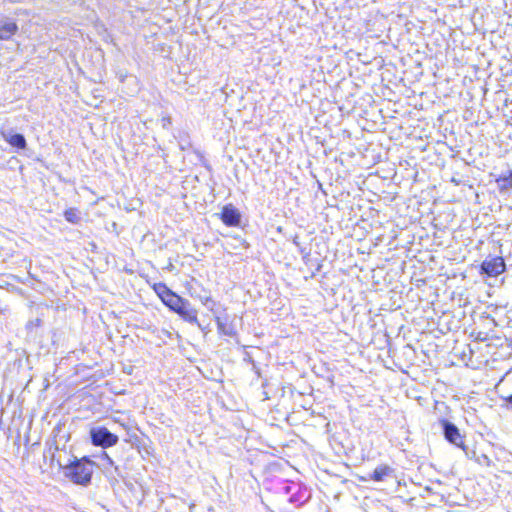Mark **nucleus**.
<instances>
[{"mask_svg": "<svg viewBox=\"0 0 512 512\" xmlns=\"http://www.w3.org/2000/svg\"><path fill=\"white\" fill-rule=\"evenodd\" d=\"M501 190H508L512 188V171L509 172L508 176L501 177L497 180Z\"/></svg>", "mask_w": 512, "mask_h": 512, "instance_id": "11", "label": "nucleus"}, {"mask_svg": "<svg viewBox=\"0 0 512 512\" xmlns=\"http://www.w3.org/2000/svg\"><path fill=\"white\" fill-rule=\"evenodd\" d=\"M162 289L163 291L159 292V295L170 309L178 313L185 320L191 323H197V311L191 307L187 300L177 296L166 287Z\"/></svg>", "mask_w": 512, "mask_h": 512, "instance_id": "1", "label": "nucleus"}, {"mask_svg": "<svg viewBox=\"0 0 512 512\" xmlns=\"http://www.w3.org/2000/svg\"><path fill=\"white\" fill-rule=\"evenodd\" d=\"M3 137L12 145L18 148H24L26 141L21 134L14 133V130H4Z\"/></svg>", "mask_w": 512, "mask_h": 512, "instance_id": "8", "label": "nucleus"}, {"mask_svg": "<svg viewBox=\"0 0 512 512\" xmlns=\"http://www.w3.org/2000/svg\"><path fill=\"white\" fill-rule=\"evenodd\" d=\"M64 216H65V219L70 223L76 224L80 220L79 213L74 208H70V209L66 210Z\"/></svg>", "mask_w": 512, "mask_h": 512, "instance_id": "12", "label": "nucleus"}, {"mask_svg": "<svg viewBox=\"0 0 512 512\" xmlns=\"http://www.w3.org/2000/svg\"><path fill=\"white\" fill-rule=\"evenodd\" d=\"M393 469L388 465H380L375 468L373 474L371 475V479L377 482L383 481L386 476L391 475Z\"/></svg>", "mask_w": 512, "mask_h": 512, "instance_id": "9", "label": "nucleus"}, {"mask_svg": "<svg viewBox=\"0 0 512 512\" xmlns=\"http://www.w3.org/2000/svg\"><path fill=\"white\" fill-rule=\"evenodd\" d=\"M105 458L107 459V462H109L110 464H113L112 459L106 453H105Z\"/></svg>", "mask_w": 512, "mask_h": 512, "instance_id": "14", "label": "nucleus"}, {"mask_svg": "<svg viewBox=\"0 0 512 512\" xmlns=\"http://www.w3.org/2000/svg\"><path fill=\"white\" fill-rule=\"evenodd\" d=\"M507 401L512 405V394L507 398Z\"/></svg>", "mask_w": 512, "mask_h": 512, "instance_id": "15", "label": "nucleus"}, {"mask_svg": "<svg viewBox=\"0 0 512 512\" xmlns=\"http://www.w3.org/2000/svg\"><path fill=\"white\" fill-rule=\"evenodd\" d=\"M92 443L96 446L111 447L118 442V436L104 427L93 428L90 431Z\"/></svg>", "mask_w": 512, "mask_h": 512, "instance_id": "3", "label": "nucleus"}, {"mask_svg": "<svg viewBox=\"0 0 512 512\" xmlns=\"http://www.w3.org/2000/svg\"><path fill=\"white\" fill-rule=\"evenodd\" d=\"M17 31L18 26L14 21L0 18V40L10 39Z\"/></svg>", "mask_w": 512, "mask_h": 512, "instance_id": "6", "label": "nucleus"}, {"mask_svg": "<svg viewBox=\"0 0 512 512\" xmlns=\"http://www.w3.org/2000/svg\"><path fill=\"white\" fill-rule=\"evenodd\" d=\"M93 474V463L88 460H80L65 467V476L72 482L87 485Z\"/></svg>", "mask_w": 512, "mask_h": 512, "instance_id": "2", "label": "nucleus"}, {"mask_svg": "<svg viewBox=\"0 0 512 512\" xmlns=\"http://www.w3.org/2000/svg\"><path fill=\"white\" fill-rule=\"evenodd\" d=\"M216 322H217L219 332H221L224 335H229V336L234 334L233 327L231 325H227L224 322H222V320L219 317H216Z\"/></svg>", "mask_w": 512, "mask_h": 512, "instance_id": "10", "label": "nucleus"}, {"mask_svg": "<svg viewBox=\"0 0 512 512\" xmlns=\"http://www.w3.org/2000/svg\"><path fill=\"white\" fill-rule=\"evenodd\" d=\"M222 220L225 224L230 226H236L240 222V214L232 206H225L222 211Z\"/></svg>", "mask_w": 512, "mask_h": 512, "instance_id": "7", "label": "nucleus"}, {"mask_svg": "<svg viewBox=\"0 0 512 512\" xmlns=\"http://www.w3.org/2000/svg\"><path fill=\"white\" fill-rule=\"evenodd\" d=\"M200 300L203 305H205L209 310L213 311L215 302L209 296L201 297Z\"/></svg>", "mask_w": 512, "mask_h": 512, "instance_id": "13", "label": "nucleus"}, {"mask_svg": "<svg viewBox=\"0 0 512 512\" xmlns=\"http://www.w3.org/2000/svg\"><path fill=\"white\" fill-rule=\"evenodd\" d=\"M443 426L445 438L456 446H463V440L459 429L454 424L447 421H444Z\"/></svg>", "mask_w": 512, "mask_h": 512, "instance_id": "5", "label": "nucleus"}, {"mask_svg": "<svg viewBox=\"0 0 512 512\" xmlns=\"http://www.w3.org/2000/svg\"><path fill=\"white\" fill-rule=\"evenodd\" d=\"M483 271L490 276H497L505 269V264L502 258L497 257L491 260H486L482 264Z\"/></svg>", "mask_w": 512, "mask_h": 512, "instance_id": "4", "label": "nucleus"}]
</instances>
